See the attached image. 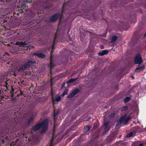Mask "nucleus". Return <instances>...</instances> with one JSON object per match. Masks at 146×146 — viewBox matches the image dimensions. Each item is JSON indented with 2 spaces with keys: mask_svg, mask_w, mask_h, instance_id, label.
I'll return each mask as SVG.
<instances>
[{
  "mask_svg": "<svg viewBox=\"0 0 146 146\" xmlns=\"http://www.w3.org/2000/svg\"><path fill=\"white\" fill-rule=\"evenodd\" d=\"M48 127V121L46 120L41 123L35 125L33 128V130L36 131L38 130L40 128H41L43 130V131L42 132V133H43L47 129Z\"/></svg>",
  "mask_w": 146,
  "mask_h": 146,
  "instance_id": "nucleus-1",
  "label": "nucleus"
},
{
  "mask_svg": "<svg viewBox=\"0 0 146 146\" xmlns=\"http://www.w3.org/2000/svg\"><path fill=\"white\" fill-rule=\"evenodd\" d=\"M35 63L34 60L29 61L27 62L25 65L21 66L19 70V72H21L22 71L27 69L33 66V65Z\"/></svg>",
  "mask_w": 146,
  "mask_h": 146,
  "instance_id": "nucleus-2",
  "label": "nucleus"
},
{
  "mask_svg": "<svg viewBox=\"0 0 146 146\" xmlns=\"http://www.w3.org/2000/svg\"><path fill=\"white\" fill-rule=\"evenodd\" d=\"M130 117H127L125 115L121 117L118 121V123L117 125L120 124L121 123H123L124 124H126L128 121Z\"/></svg>",
  "mask_w": 146,
  "mask_h": 146,
  "instance_id": "nucleus-3",
  "label": "nucleus"
},
{
  "mask_svg": "<svg viewBox=\"0 0 146 146\" xmlns=\"http://www.w3.org/2000/svg\"><path fill=\"white\" fill-rule=\"evenodd\" d=\"M134 62L135 64H140L142 62L141 57L140 54H138L135 58Z\"/></svg>",
  "mask_w": 146,
  "mask_h": 146,
  "instance_id": "nucleus-4",
  "label": "nucleus"
},
{
  "mask_svg": "<svg viewBox=\"0 0 146 146\" xmlns=\"http://www.w3.org/2000/svg\"><path fill=\"white\" fill-rule=\"evenodd\" d=\"M56 97V99H55L54 96L52 95V100L53 104H54L56 102H58L60 100L61 97L60 96Z\"/></svg>",
  "mask_w": 146,
  "mask_h": 146,
  "instance_id": "nucleus-5",
  "label": "nucleus"
},
{
  "mask_svg": "<svg viewBox=\"0 0 146 146\" xmlns=\"http://www.w3.org/2000/svg\"><path fill=\"white\" fill-rule=\"evenodd\" d=\"M59 15L58 14L53 15L50 19V21L51 22H54L58 18Z\"/></svg>",
  "mask_w": 146,
  "mask_h": 146,
  "instance_id": "nucleus-6",
  "label": "nucleus"
},
{
  "mask_svg": "<svg viewBox=\"0 0 146 146\" xmlns=\"http://www.w3.org/2000/svg\"><path fill=\"white\" fill-rule=\"evenodd\" d=\"M108 52V50H104L100 51L98 53V54L99 56H102L105 54H107Z\"/></svg>",
  "mask_w": 146,
  "mask_h": 146,
  "instance_id": "nucleus-7",
  "label": "nucleus"
},
{
  "mask_svg": "<svg viewBox=\"0 0 146 146\" xmlns=\"http://www.w3.org/2000/svg\"><path fill=\"white\" fill-rule=\"evenodd\" d=\"M77 90H75L73 91L68 96V98H71L73 97L77 93Z\"/></svg>",
  "mask_w": 146,
  "mask_h": 146,
  "instance_id": "nucleus-8",
  "label": "nucleus"
},
{
  "mask_svg": "<svg viewBox=\"0 0 146 146\" xmlns=\"http://www.w3.org/2000/svg\"><path fill=\"white\" fill-rule=\"evenodd\" d=\"M25 44L26 43L25 42H18L16 43V45H18L19 47H22L24 46Z\"/></svg>",
  "mask_w": 146,
  "mask_h": 146,
  "instance_id": "nucleus-9",
  "label": "nucleus"
},
{
  "mask_svg": "<svg viewBox=\"0 0 146 146\" xmlns=\"http://www.w3.org/2000/svg\"><path fill=\"white\" fill-rule=\"evenodd\" d=\"M36 55L37 57L41 58H43L45 56L44 54L41 53H37Z\"/></svg>",
  "mask_w": 146,
  "mask_h": 146,
  "instance_id": "nucleus-10",
  "label": "nucleus"
},
{
  "mask_svg": "<svg viewBox=\"0 0 146 146\" xmlns=\"http://www.w3.org/2000/svg\"><path fill=\"white\" fill-rule=\"evenodd\" d=\"M144 68V67H140L137 68H136L135 70V72H139L142 70Z\"/></svg>",
  "mask_w": 146,
  "mask_h": 146,
  "instance_id": "nucleus-11",
  "label": "nucleus"
},
{
  "mask_svg": "<svg viewBox=\"0 0 146 146\" xmlns=\"http://www.w3.org/2000/svg\"><path fill=\"white\" fill-rule=\"evenodd\" d=\"M117 39V37L116 36H113L112 38L111 42L114 43L115 42V41Z\"/></svg>",
  "mask_w": 146,
  "mask_h": 146,
  "instance_id": "nucleus-12",
  "label": "nucleus"
},
{
  "mask_svg": "<svg viewBox=\"0 0 146 146\" xmlns=\"http://www.w3.org/2000/svg\"><path fill=\"white\" fill-rule=\"evenodd\" d=\"M76 79V78L70 79L69 80L67 81L66 83L68 84L72 82L75 80Z\"/></svg>",
  "mask_w": 146,
  "mask_h": 146,
  "instance_id": "nucleus-13",
  "label": "nucleus"
},
{
  "mask_svg": "<svg viewBox=\"0 0 146 146\" xmlns=\"http://www.w3.org/2000/svg\"><path fill=\"white\" fill-rule=\"evenodd\" d=\"M130 100V98L129 97H127L124 99V101L125 102H126Z\"/></svg>",
  "mask_w": 146,
  "mask_h": 146,
  "instance_id": "nucleus-14",
  "label": "nucleus"
},
{
  "mask_svg": "<svg viewBox=\"0 0 146 146\" xmlns=\"http://www.w3.org/2000/svg\"><path fill=\"white\" fill-rule=\"evenodd\" d=\"M90 129V127L89 126H86L85 128H84V131L85 132L88 131H89Z\"/></svg>",
  "mask_w": 146,
  "mask_h": 146,
  "instance_id": "nucleus-15",
  "label": "nucleus"
},
{
  "mask_svg": "<svg viewBox=\"0 0 146 146\" xmlns=\"http://www.w3.org/2000/svg\"><path fill=\"white\" fill-rule=\"evenodd\" d=\"M68 92V90H65L64 92L62 94V95L63 96L64 95H66L67 94Z\"/></svg>",
  "mask_w": 146,
  "mask_h": 146,
  "instance_id": "nucleus-16",
  "label": "nucleus"
},
{
  "mask_svg": "<svg viewBox=\"0 0 146 146\" xmlns=\"http://www.w3.org/2000/svg\"><path fill=\"white\" fill-rule=\"evenodd\" d=\"M108 122H105L104 125V127L106 129L107 128V126L108 125Z\"/></svg>",
  "mask_w": 146,
  "mask_h": 146,
  "instance_id": "nucleus-17",
  "label": "nucleus"
},
{
  "mask_svg": "<svg viewBox=\"0 0 146 146\" xmlns=\"http://www.w3.org/2000/svg\"><path fill=\"white\" fill-rule=\"evenodd\" d=\"M133 135V133H129V134H127V135H126V137H131V136H132V135Z\"/></svg>",
  "mask_w": 146,
  "mask_h": 146,
  "instance_id": "nucleus-18",
  "label": "nucleus"
},
{
  "mask_svg": "<svg viewBox=\"0 0 146 146\" xmlns=\"http://www.w3.org/2000/svg\"><path fill=\"white\" fill-rule=\"evenodd\" d=\"M59 113V111H57V113H55V111H54V115H57Z\"/></svg>",
  "mask_w": 146,
  "mask_h": 146,
  "instance_id": "nucleus-19",
  "label": "nucleus"
},
{
  "mask_svg": "<svg viewBox=\"0 0 146 146\" xmlns=\"http://www.w3.org/2000/svg\"><path fill=\"white\" fill-rule=\"evenodd\" d=\"M127 107H123L122 108V110H124L125 109H127Z\"/></svg>",
  "mask_w": 146,
  "mask_h": 146,
  "instance_id": "nucleus-20",
  "label": "nucleus"
},
{
  "mask_svg": "<svg viewBox=\"0 0 146 146\" xmlns=\"http://www.w3.org/2000/svg\"><path fill=\"white\" fill-rule=\"evenodd\" d=\"M65 83L64 82L62 84V88H63L64 87V86H65Z\"/></svg>",
  "mask_w": 146,
  "mask_h": 146,
  "instance_id": "nucleus-21",
  "label": "nucleus"
},
{
  "mask_svg": "<svg viewBox=\"0 0 146 146\" xmlns=\"http://www.w3.org/2000/svg\"><path fill=\"white\" fill-rule=\"evenodd\" d=\"M143 144H139V146H143Z\"/></svg>",
  "mask_w": 146,
  "mask_h": 146,
  "instance_id": "nucleus-22",
  "label": "nucleus"
},
{
  "mask_svg": "<svg viewBox=\"0 0 146 146\" xmlns=\"http://www.w3.org/2000/svg\"><path fill=\"white\" fill-rule=\"evenodd\" d=\"M8 82V81H7V82H5V83L6 84H8V83L7 82Z\"/></svg>",
  "mask_w": 146,
  "mask_h": 146,
  "instance_id": "nucleus-23",
  "label": "nucleus"
},
{
  "mask_svg": "<svg viewBox=\"0 0 146 146\" xmlns=\"http://www.w3.org/2000/svg\"><path fill=\"white\" fill-rule=\"evenodd\" d=\"M135 144H133L132 145V146H135Z\"/></svg>",
  "mask_w": 146,
  "mask_h": 146,
  "instance_id": "nucleus-24",
  "label": "nucleus"
},
{
  "mask_svg": "<svg viewBox=\"0 0 146 146\" xmlns=\"http://www.w3.org/2000/svg\"><path fill=\"white\" fill-rule=\"evenodd\" d=\"M50 66H51L52 62H51V61L50 62Z\"/></svg>",
  "mask_w": 146,
  "mask_h": 146,
  "instance_id": "nucleus-25",
  "label": "nucleus"
},
{
  "mask_svg": "<svg viewBox=\"0 0 146 146\" xmlns=\"http://www.w3.org/2000/svg\"><path fill=\"white\" fill-rule=\"evenodd\" d=\"M30 0V2H31L32 1V0Z\"/></svg>",
  "mask_w": 146,
  "mask_h": 146,
  "instance_id": "nucleus-26",
  "label": "nucleus"
},
{
  "mask_svg": "<svg viewBox=\"0 0 146 146\" xmlns=\"http://www.w3.org/2000/svg\"><path fill=\"white\" fill-rule=\"evenodd\" d=\"M132 78H133V76H132Z\"/></svg>",
  "mask_w": 146,
  "mask_h": 146,
  "instance_id": "nucleus-27",
  "label": "nucleus"
},
{
  "mask_svg": "<svg viewBox=\"0 0 146 146\" xmlns=\"http://www.w3.org/2000/svg\"><path fill=\"white\" fill-rule=\"evenodd\" d=\"M30 121H30V120H29V122H30Z\"/></svg>",
  "mask_w": 146,
  "mask_h": 146,
  "instance_id": "nucleus-28",
  "label": "nucleus"
}]
</instances>
